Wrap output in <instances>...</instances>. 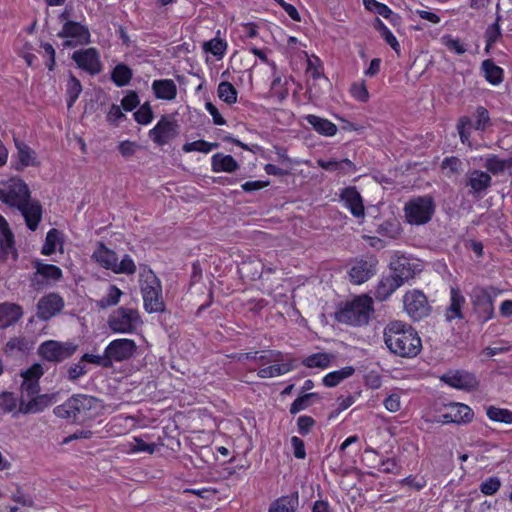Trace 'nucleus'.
<instances>
[{"label":"nucleus","instance_id":"8fccbe9b","mask_svg":"<svg viewBox=\"0 0 512 512\" xmlns=\"http://www.w3.org/2000/svg\"><path fill=\"white\" fill-rule=\"evenodd\" d=\"M123 292L116 285H109L106 295L97 301V306L102 309L112 307L120 302Z\"/></svg>","mask_w":512,"mask_h":512},{"label":"nucleus","instance_id":"052dcab7","mask_svg":"<svg viewBox=\"0 0 512 512\" xmlns=\"http://www.w3.org/2000/svg\"><path fill=\"white\" fill-rule=\"evenodd\" d=\"M17 407V399L11 392H3L0 395V415L14 412Z\"/></svg>","mask_w":512,"mask_h":512},{"label":"nucleus","instance_id":"f704fd0d","mask_svg":"<svg viewBox=\"0 0 512 512\" xmlns=\"http://www.w3.org/2000/svg\"><path fill=\"white\" fill-rule=\"evenodd\" d=\"M239 168L238 162L232 155H224L216 153L211 158V169L215 173L227 172L232 173Z\"/></svg>","mask_w":512,"mask_h":512},{"label":"nucleus","instance_id":"f3484780","mask_svg":"<svg viewBox=\"0 0 512 512\" xmlns=\"http://www.w3.org/2000/svg\"><path fill=\"white\" fill-rule=\"evenodd\" d=\"M178 134V125L163 115L156 125L149 131V138L158 146H165Z\"/></svg>","mask_w":512,"mask_h":512},{"label":"nucleus","instance_id":"58836bf2","mask_svg":"<svg viewBox=\"0 0 512 512\" xmlns=\"http://www.w3.org/2000/svg\"><path fill=\"white\" fill-rule=\"evenodd\" d=\"M491 176L481 170H473L468 177L467 185L471 187L473 192L480 194L491 186Z\"/></svg>","mask_w":512,"mask_h":512},{"label":"nucleus","instance_id":"6e6d98bb","mask_svg":"<svg viewBox=\"0 0 512 512\" xmlns=\"http://www.w3.org/2000/svg\"><path fill=\"white\" fill-rule=\"evenodd\" d=\"M227 42L221 38L215 37L204 43L203 49L210 52L218 58H222L227 51Z\"/></svg>","mask_w":512,"mask_h":512},{"label":"nucleus","instance_id":"1a4fd4ad","mask_svg":"<svg viewBox=\"0 0 512 512\" xmlns=\"http://www.w3.org/2000/svg\"><path fill=\"white\" fill-rule=\"evenodd\" d=\"M435 208L431 195L413 197L404 206L405 221L410 225H424L432 219Z\"/></svg>","mask_w":512,"mask_h":512},{"label":"nucleus","instance_id":"dca6fc26","mask_svg":"<svg viewBox=\"0 0 512 512\" xmlns=\"http://www.w3.org/2000/svg\"><path fill=\"white\" fill-rule=\"evenodd\" d=\"M441 379L445 384L457 390L473 392L479 388V380L475 374L466 370L450 371Z\"/></svg>","mask_w":512,"mask_h":512},{"label":"nucleus","instance_id":"0eeeda50","mask_svg":"<svg viewBox=\"0 0 512 512\" xmlns=\"http://www.w3.org/2000/svg\"><path fill=\"white\" fill-rule=\"evenodd\" d=\"M371 311L370 299L366 296L358 297L336 311L335 318L343 324L362 326L368 323Z\"/></svg>","mask_w":512,"mask_h":512},{"label":"nucleus","instance_id":"e433bc0d","mask_svg":"<svg viewBox=\"0 0 512 512\" xmlns=\"http://www.w3.org/2000/svg\"><path fill=\"white\" fill-rule=\"evenodd\" d=\"M133 70L126 63H118L110 72V79L115 86L121 88L130 84Z\"/></svg>","mask_w":512,"mask_h":512},{"label":"nucleus","instance_id":"423d86ee","mask_svg":"<svg viewBox=\"0 0 512 512\" xmlns=\"http://www.w3.org/2000/svg\"><path fill=\"white\" fill-rule=\"evenodd\" d=\"M473 118L464 115L461 116L456 124V129L459 134L460 141L463 145L471 147V133L472 130L477 132H485L490 128L493 123L488 109L484 106H477L473 113Z\"/></svg>","mask_w":512,"mask_h":512},{"label":"nucleus","instance_id":"393cba45","mask_svg":"<svg viewBox=\"0 0 512 512\" xmlns=\"http://www.w3.org/2000/svg\"><path fill=\"white\" fill-rule=\"evenodd\" d=\"M58 37L63 39H76V41L82 45H87L91 42V34L88 27L72 20H68L63 24L61 31L58 33Z\"/></svg>","mask_w":512,"mask_h":512},{"label":"nucleus","instance_id":"9d476101","mask_svg":"<svg viewBox=\"0 0 512 512\" xmlns=\"http://www.w3.org/2000/svg\"><path fill=\"white\" fill-rule=\"evenodd\" d=\"M31 196L24 180L12 177L0 186V201L10 208L18 209Z\"/></svg>","mask_w":512,"mask_h":512},{"label":"nucleus","instance_id":"7c9ffc66","mask_svg":"<svg viewBox=\"0 0 512 512\" xmlns=\"http://www.w3.org/2000/svg\"><path fill=\"white\" fill-rule=\"evenodd\" d=\"M64 234L62 231L51 228L47 233L44 240V244L41 248V254L43 256H51L56 251L60 253L64 252Z\"/></svg>","mask_w":512,"mask_h":512},{"label":"nucleus","instance_id":"0e129e2a","mask_svg":"<svg viewBox=\"0 0 512 512\" xmlns=\"http://www.w3.org/2000/svg\"><path fill=\"white\" fill-rule=\"evenodd\" d=\"M140 104V99L136 91L129 90L121 100V107L126 112H131Z\"/></svg>","mask_w":512,"mask_h":512},{"label":"nucleus","instance_id":"c9c22d12","mask_svg":"<svg viewBox=\"0 0 512 512\" xmlns=\"http://www.w3.org/2000/svg\"><path fill=\"white\" fill-rule=\"evenodd\" d=\"M481 71L485 80L493 86L501 84L504 80L503 68L496 65L492 59H485L481 63Z\"/></svg>","mask_w":512,"mask_h":512},{"label":"nucleus","instance_id":"4468645a","mask_svg":"<svg viewBox=\"0 0 512 512\" xmlns=\"http://www.w3.org/2000/svg\"><path fill=\"white\" fill-rule=\"evenodd\" d=\"M72 59L79 69L90 75H97L103 69L100 53L94 47L74 51Z\"/></svg>","mask_w":512,"mask_h":512},{"label":"nucleus","instance_id":"20e7f679","mask_svg":"<svg viewBox=\"0 0 512 512\" xmlns=\"http://www.w3.org/2000/svg\"><path fill=\"white\" fill-rule=\"evenodd\" d=\"M95 398L87 395H74L54 408V414L71 423H84L92 417L91 409Z\"/></svg>","mask_w":512,"mask_h":512},{"label":"nucleus","instance_id":"2eb2a0df","mask_svg":"<svg viewBox=\"0 0 512 512\" xmlns=\"http://www.w3.org/2000/svg\"><path fill=\"white\" fill-rule=\"evenodd\" d=\"M105 350L112 367L114 362H123L133 357L137 351V344L133 339L118 338L112 340Z\"/></svg>","mask_w":512,"mask_h":512},{"label":"nucleus","instance_id":"ea45409f","mask_svg":"<svg viewBox=\"0 0 512 512\" xmlns=\"http://www.w3.org/2000/svg\"><path fill=\"white\" fill-rule=\"evenodd\" d=\"M294 369L292 361L275 363L273 365L260 368L257 371V376L262 379L273 378L282 376L289 373Z\"/></svg>","mask_w":512,"mask_h":512},{"label":"nucleus","instance_id":"4d7b16f0","mask_svg":"<svg viewBox=\"0 0 512 512\" xmlns=\"http://www.w3.org/2000/svg\"><path fill=\"white\" fill-rule=\"evenodd\" d=\"M368 467L377 469L379 472L386 474H396L399 469V464L396 458L379 459L378 463L368 464Z\"/></svg>","mask_w":512,"mask_h":512},{"label":"nucleus","instance_id":"c756f323","mask_svg":"<svg viewBox=\"0 0 512 512\" xmlns=\"http://www.w3.org/2000/svg\"><path fill=\"white\" fill-rule=\"evenodd\" d=\"M151 89L153 95L158 100L172 101L177 97V85L172 79H155L152 82Z\"/></svg>","mask_w":512,"mask_h":512},{"label":"nucleus","instance_id":"4be33fe9","mask_svg":"<svg viewBox=\"0 0 512 512\" xmlns=\"http://www.w3.org/2000/svg\"><path fill=\"white\" fill-rule=\"evenodd\" d=\"M339 196L343 206L349 210L355 218H364L365 207L363 198L355 186L343 188Z\"/></svg>","mask_w":512,"mask_h":512},{"label":"nucleus","instance_id":"bf43d9fd","mask_svg":"<svg viewBox=\"0 0 512 512\" xmlns=\"http://www.w3.org/2000/svg\"><path fill=\"white\" fill-rule=\"evenodd\" d=\"M134 119L141 125H148L152 122L154 114L148 102L142 104L139 109L133 114Z\"/></svg>","mask_w":512,"mask_h":512},{"label":"nucleus","instance_id":"e2e57ef3","mask_svg":"<svg viewBox=\"0 0 512 512\" xmlns=\"http://www.w3.org/2000/svg\"><path fill=\"white\" fill-rule=\"evenodd\" d=\"M256 361H259L262 365L280 363L284 361V355L279 350H266L261 355L257 354Z\"/></svg>","mask_w":512,"mask_h":512},{"label":"nucleus","instance_id":"7ed1b4c3","mask_svg":"<svg viewBox=\"0 0 512 512\" xmlns=\"http://www.w3.org/2000/svg\"><path fill=\"white\" fill-rule=\"evenodd\" d=\"M91 258L101 268L110 270L115 274L133 275L137 269L133 258L129 254H125L119 262L117 253L102 241L97 242Z\"/></svg>","mask_w":512,"mask_h":512},{"label":"nucleus","instance_id":"37998d69","mask_svg":"<svg viewBox=\"0 0 512 512\" xmlns=\"http://www.w3.org/2000/svg\"><path fill=\"white\" fill-rule=\"evenodd\" d=\"M485 167L494 175L502 173L506 169L510 170V175H512V158L501 159L495 154H490L486 158Z\"/></svg>","mask_w":512,"mask_h":512},{"label":"nucleus","instance_id":"09e8293b","mask_svg":"<svg viewBox=\"0 0 512 512\" xmlns=\"http://www.w3.org/2000/svg\"><path fill=\"white\" fill-rule=\"evenodd\" d=\"M219 144L217 142H208L200 139L193 142H187L182 146V151L185 153L200 152L204 154L210 153L212 150L217 149Z\"/></svg>","mask_w":512,"mask_h":512},{"label":"nucleus","instance_id":"f8f14e48","mask_svg":"<svg viewBox=\"0 0 512 512\" xmlns=\"http://www.w3.org/2000/svg\"><path fill=\"white\" fill-rule=\"evenodd\" d=\"M406 313L414 321H420L430 314L431 307L426 295L419 290H411L403 296Z\"/></svg>","mask_w":512,"mask_h":512},{"label":"nucleus","instance_id":"c85d7f7f","mask_svg":"<svg viewBox=\"0 0 512 512\" xmlns=\"http://www.w3.org/2000/svg\"><path fill=\"white\" fill-rule=\"evenodd\" d=\"M23 316L21 305L12 302L0 303V328L6 329L15 325Z\"/></svg>","mask_w":512,"mask_h":512},{"label":"nucleus","instance_id":"4c0bfd02","mask_svg":"<svg viewBox=\"0 0 512 512\" xmlns=\"http://www.w3.org/2000/svg\"><path fill=\"white\" fill-rule=\"evenodd\" d=\"M29 401L21 400L19 403L18 412L23 414L38 413L43 411L49 405V398L47 395H36L29 397Z\"/></svg>","mask_w":512,"mask_h":512},{"label":"nucleus","instance_id":"a878e982","mask_svg":"<svg viewBox=\"0 0 512 512\" xmlns=\"http://www.w3.org/2000/svg\"><path fill=\"white\" fill-rule=\"evenodd\" d=\"M14 144L17 149V163L14 168L22 171L27 167H39L40 161L37 159V153L25 142L14 138Z\"/></svg>","mask_w":512,"mask_h":512},{"label":"nucleus","instance_id":"6ab92c4d","mask_svg":"<svg viewBox=\"0 0 512 512\" xmlns=\"http://www.w3.org/2000/svg\"><path fill=\"white\" fill-rule=\"evenodd\" d=\"M10 256L13 261L18 259L15 236L6 218L0 214V261L6 262Z\"/></svg>","mask_w":512,"mask_h":512},{"label":"nucleus","instance_id":"3c124183","mask_svg":"<svg viewBox=\"0 0 512 512\" xmlns=\"http://www.w3.org/2000/svg\"><path fill=\"white\" fill-rule=\"evenodd\" d=\"M217 93L218 97L228 105H232L237 102V89L228 81H221L219 83Z\"/></svg>","mask_w":512,"mask_h":512},{"label":"nucleus","instance_id":"a211bd4d","mask_svg":"<svg viewBox=\"0 0 512 512\" xmlns=\"http://www.w3.org/2000/svg\"><path fill=\"white\" fill-rule=\"evenodd\" d=\"M467 306L466 297L457 286L450 287L449 303L445 308L444 317L448 323L461 321L465 318L464 310Z\"/></svg>","mask_w":512,"mask_h":512},{"label":"nucleus","instance_id":"bb28decb","mask_svg":"<svg viewBox=\"0 0 512 512\" xmlns=\"http://www.w3.org/2000/svg\"><path fill=\"white\" fill-rule=\"evenodd\" d=\"M39 354L49 362H61L70 357L72 351L57 341L49 340L39 346Z\"/></svg>","mask_w":512,"mask_h":512},{"label":"nucleus","instance_id":"2f4dec72","mask_svg":"<svg viewBox=\"0 0 512 512\" xmlns=\"http://www.w3.org/2000/svg\"><path fill=\"white\" fill-rule=\"evenodd\" d=\"M309 125L320 135L325 137H333L336 135L338 128L329 119L322 118L314 114H307L303 116Z\"/></svg>","mask_w":512,"mask_h":512},{"label":"nucleus","instance_id":"49530a36","mask_svg":"<svg viewBox=\"0 0 512 512\" xmlns=\"http://www.w3.org/2000/svg\"><path fill=\"white\" fill-rule=\"evenodd\" d=\"M486 416L489 420L507 425L512 424V410L491 405L486 408Z\"/></svg>","mask_w":512,"mask_h":512},{"label":"nucleus","instance_id":"f257e3e1","mask_svg":"<svg viewBox=\"0 0 512 512\" xmlns=\"http://www.w3.org/2000/svg\"><path fill=\"white\" fill-rule=\"evenodd\" d=\"M384 342L395 356L412 359L422 350V340L418 332L402 321H391L384 328Z\"/></svg>","mask_w":512,"mask_h":512},{"label":"nucleus","instance_id":"13d9d810","mask_svg":"<svg viewBox=\"0 0 512 512\" xmlns=\"http://www.w3.org/2000/svg\"><path fill=\"white\" fill-rule=\"evenodd\" d=\"M316 424V420L312 416L300 415L296 420L297 432L305 437L313 431Z\"/></svg>","mask_w":512,"mask_h":512},{"label":"nucleus","instance_id":"9b49d317","mask_svg":"<svg viewBox=\"0 0 512 512\" xmlns=\"http://www.w3.org/2000/svg\"><path fill=\"white\" fill-rule=\"evenodd\" d=\"M35 272L30 276V285L36 290H42L50 284V282H57L63 278V272L60 267L54 264H47L41 260L33 262Z\"/></svg>","mask_w":512,"mask_h":512},{"label":"nucleus","instance_id":"a18cd8bd","mask_svg":"<svg viewBox=\"0 0 512 512\" xmlns=\"http://www.w3.org/2000/svg\"><path fill=\"white\" fill-rule=\"evenodd\" d=\"M288 95L289 90L287 88V83L282 81L281 76L274 75L269 90V96L274 98L276 102L280 104L287 99Z\"/></svg>","mask_w":512,"mask_h":512},{"label":"nucleus","instance_id":"cd10ccee","mask_svg":"<svg viewBox=\"0 0 512 512\" xmlns=\"http://www.w3.org/2000/svg\"><path fill=\"white\" fill-rule=\"evenodd\" d=\"M376 263L375 259L356 261L348 272L351 282L360 285L368 281L375 274Z\"/></svg>","mask_w":512,"mask_h":512},{"label":"nucleus","instance_id":"c03bdc74","mask_svg":"<svg viewBox=\"0 0 512 512\" xmlns=\"http://www.w3.org/2000/svg\"><path fill=\"white\" fill-rule=\"evenodd\" d=\"M29 349L28 342L25 337L17 336L10 338L5 344L3 351L8 357H17L26 353Z\"/></svg>","mask_w":512,"mask_h":512},{"label":"nucleus","instance_id":"6e6552de","mask_svg":"<svg viewBox=\"0 0 512 512\" xmlns=\"http://www.w3.org/2000/svg\"><path fill=\"white\" fill-rule=\"evenodd\" d=\"M107 324L114 333L133 334L143 321L137 308L121 306L109 314Z\"/></svg>","mask_w":512,"mask_h":512},{"label":"nucleus","instance_id":"72a5a7b5","mask_svg":"<svg viewBox=\"0 0 512 512\" xmlns=\"http://www.w3.org/2000/svg\"><path fill=\"white\" fill-rule=\"evenodd\" d=\"M317 164L320 168L328 172H339L341 175H346L356 170L355 164L350 159H318Z\"/></svg>","mask_w":512,"mask_h":512},{"label":"nucleus","instance_id":"680f3d73","mask_svg":"<svg viewBox=\"0 0 512 512\" xmlns=\"http://www.w3.org/2000/svg\"><path fill=\"white\" fill-rule=\"evenodd\" d=\"M500 487H501L500 479L497 476H491V477L485 479L480 484L479 489H480L481 493L484 494L485 496H492L499 491Z\"/></svg>","mask_w":512,"mask_h":512},{"label":"nucleus","instance_id":"5701e85b","mask_svg":"<svg viewBox=\"0 0 512 512\" xmlns=\"http://www.w3.org/2000/svg\"><path fill=\"white\" fill-rule=\"evenodd\" d=\"M24 218L25 224L30 231H36L42 221L43 208L38 200L31 197L17 209Z\"/></svg>","mask_w":512,"mask_h":512},{"label":"nucleus","instance_id":"603ef678","mask_svg":"<svg viewBox=\"0 0 512 512\" xmlns=\"http://www.w3.org/2000/svg\"><path fill=\"white\" fill-rule=\"evenodd\" d=\"M82 92V85L79 79H77L74 75H71L68 83H67V107L71 108L79 98V95Z\"/></svg>","mask_w":512,"mask_h":512},{"label":"nucleus","instance_id":"aec40b11","mask_svg":"<svg viewBox=\"0 0 512 512\" xmlns=\"http://www.w3.org/2000/svg\"><path fill=\"white\" fill-rule=\"evenodd\" d=\"M474 412L470 406L460 402H452L446 406V411L440 415L443 424H468L472 422Z\"/></svg>","mask_w":512,"mask_h":512},{"label":"nucleus","instance_id":"774afa93","mask_svg":"<svg viewBox=\"0 0 512 512\" xmlns=\"http://www.w3.org/2000/svg\"><path fill=\"white\" fill-rule=\"evenodd\" d=\"M44 374V370L41 364L34 363L25 372L22 373L23 380L39 382L40 378Z\"/></svg>","mask_w":512,"mask_h":512},{"label":"nucleus","instance_id":"5fc2aeb1","mask_svg":"<svg viewBox=\"0 0 512 512\" xmlns=\"http://www.w3.org/2000/svg\"><path fill=\"white\" fill-rule=\"evenodd\" d=\"M317 393H306L299 395L290 405L289 413L291 415H296L299 412L306 410L311 405V399L316 398Z\"/></svg>","mask_w":512,"mask_h":512},{"label":"nucleus","instance_id":"de8ad7c7","mask_svg":"<svg viewBox=\"0 0 512 512\" xmlns=\"http://www.w3.org/2000/svg\"><path fill=\"white\" fill-rule=\"evenodd\" d=\"M331 358L325 352L313 353L302 359V365L307 368L325 369L330 366Z\"/></svg>","mask_w":512,"mask_h":512},{"label":"nucleus","instance_id":"79ce46f5","mask_svg":"<svg viewBox=\"0 0 512 512\" xmlns=\"http://www.w3.org/2000/svg\"><path fill=\"white\" fill-rule=\"evenodd\" d=\"M355 372L353 366H345L339 370H335L326 374L322 383L324 386L332 388L340 384L344 379L351 377Z\"/></svg>","mask_w":512,"mask_h":512},{"label":"nucleus","instance_id":"ddd939ff","mask_svg":"<svg viewBox=\"0 0 512 512\" xmlns=\"http://www.w3.org/2000/svg\"><path fill=\"white\" fill-rule=\"evenodd\" d=\"M391 274L403 285L421 271V265L416 260L405 255H394L390 261Z\"/></svg>","mask_w":512,"mask_h":512},{"label":"nucleus","instance_id":"a19ab883","mask_svg":"<svg viewBox=\"0 0 512 512\" xmlns=\"http://www.w3.org/2000/svg\"><path fill=\"white\" fill-rule=\"evenodd\" d=\"M298 506V495H284L274 500L268 512H295Z\"/></svg>","mask_w":512,"mask_h":512},{"label":"nucleus","instance_id":"864d4df0","mask_svg":"<svg viewBox=\"0 0 512 512\" xmlns=\"http://www.w3.org/2000/svg\"><path fill=\"white\" fill-rule=\"evenodd\" d=\"M349 92L351 97L358 102L367 103L370 99V94L365 80L353 82L350 85Z\"/></svg>","mask_w":512,"mask_h":512},{"label":"nucleus","instance_id":"b1692460","mask_svg":"<svg viewBox=\"0 0 512 512\" xmlns=\"http://www.w3.org/2000/svg\"><path fill=\"white\" fill-rule=\"evenodd\" d=\"M238 271L242 278H247L251 281L268 280L269 275L275 273L276 268L266 267L260 260L243 262Z\"/></svg>","mask_w":512,"mask_h":512},{"label":"nucleus","instance_id":"39448f33","mask_svg":"<svg viewBox=\"0 0 512 512\" xmlns=\"http://www.w3.org/2000/svg\"><path fill=\"white\" fill-rule=\"evenodd\" d=\"M502 292L503 290L493 285L473 288L471 304L479 322L486 323L495 317L494 302Z\"/></svg>","mask_w":512,"mask_h":512},{"label":"nucleus","instance_id":"338daca9","mask_svg":"<svg viewBox=\"0 0 512 512\" xmlns=\"http://www.w3.org/2000/svg\"><path fill=\"white\" fill-rule=\"evenodd\" d=\"M307 73L314 80H318L323 76V64L318 56H313V58L308 59Z\"/></svg>","mask_w":512,"mask_h":512},{"label":"nucleus","instance_id":"473e14b6","mask_svg":"<svg viewBox=\"0 0 512 512\" xmlns=\"http://www.w3.org/2000/svg\"><path fill=\"white\" fill-rule=\"evenodd\" d=\"M401 281L399 282L391 273L384 275L379 280L375 288V297L379 301H386L399 287H401Z\"/></svg>","mask_w":512,"mask_h":512},{"label":"nucleus","instance_id":"69168bd1","mask_svg":"<svg viewBox=\"0 0 512 512\" xmlns=\"http://www.w3.org/2000/svg\"><path fill=\"white\" fill-rule=\"evenodd\" d=\"M43 49V57L45 58V66L49 71H53L56 65V52L51 43H41Z\"/></svg>","mask_w":512,"mask_h":512},{"label":"nucleus","instance_id":"f03ea898","mask_svg":"<svg viewBox=\"0 0 512 512\" xmlns=\"http://www.w3.org/2000/svg\"><path fill=\"white\" fill-rule=\"evenodd\" d=\"M139 286L143 298V307L149 314L165 310L163 290L160 279L148 265H141Z\"/></svg>","mask_w":512,"mask_h":512},{"label":"nucleus","instance_id":"412c9836","mask_svg":"<svg viewBox=\"0 0 512 512\" xmlns=\"http://www.w3.org/2000/svg\"><path fill=\"white\" fill-rule=\"evenodd\" d=\"M65 306L64 299L58 293L51 292L41 297L37 303V317L48 321L59 314Z\"/></svg>","mask_w":512,"mask_h":512}]
</instances>
